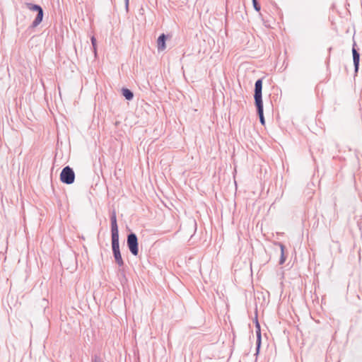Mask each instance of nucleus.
I'll list each match as a JSON object with an SVG mask.
<instances>
[{
    "instance_id": "obj_5",
    "label": "nucleus",
    "mask_w": 362,
    "mask_h": 362,
    "mask_svg": "<svg viewBox=\"0 0 362 362\" xmlns=\"http://www.w3.org/2000/svg\"><path fill=\"white\" fill-rule=\"evenodd\" d=\"M112 247L113 252L119 251V233H112Z\"/></svg>"
},
{
    "instance_id": "obj_17",
    "label": "nucleus",
    "mask_w": 362,
    "mask_h": 362,
    "mask_svg": "<svg viewBox=\"0 0 362 362\" xmlns=\"http://www.w3.org/2000/svg\"><path fill=\"white\" fill-rule=\"evenodd\" d=\"M94 362H100V361L98 360H97V359H95Z\"/></svg>"
},
{
    "instance_id": "obj_8",
    "label": "nucleus",
    "mask_w": 362,
    "mask_h": 362,
    "mask_svg": "<svg viewBox=\"0 0 362 362\" xmlns=\"http://www.w3.org/2000/svg\"><path fill=\"white\" fill-rule=\"evenodd\" d=\"M158 42V49L163 50L165 48V35L162 34L160 35L157 40Z\"/></svg>"
},
{
    "instance_id": "obj_7",
    "label": "nucleus",
    "mask_w": 362,
    "mask_h": 362,
    "mask_svg": "<svg viewBox=\"0 0 362 362\" xmlns=\"http://www.w3.org/2000/svg\"><path fill=\"white\" fill-rule=\"evenodd\" d=\"M110 219H111V232H112V233H119L115 212L112 213Z\"/></svg>"
},
{
    "instance_id": "obj_4",
    "label": "nucleus",
    "mask_w": 362,
    "mask_h": 362,
    "mask_svg": "<svg viewBox=\"0 0 362 362\" xmlns=\"http://www.w3.org/2000/svg\"><path fill=\"white\" fill-rule=\"evenodd\" d=\"M262 81L261 79H258L255 82V104L259 103H263L262 100Z\"/></svg>"
},
{
    "instance_id": "obj_12",
    "label": "nucleus",
    "mask_w": 362,
    "mask_h": 362,
    "mask_svg": "<svg viewBox=\"0 0 362 362\" xmlns=\"http://www.w3.org/2000/svg\"><path fill=\"white\" fill-rule=\"evenodd\" d=\"M113 254H114V257L115 259V262H117V264L119 267L122 266L124 264V262H123V259L122 258V255H121L120 251L113 252Z\"/></svg>"
},
{
    "instance_id": "obj_2",
    "label": "nucleus",
    "mask_w": 362,
    "mask_h": 362,
    "mask_svg": "<svg viewBox=\"0 0 362 362\" xmlns=\"http://www.w3.org/2000/svg\"><path fill=\"white\" fill-rule=\"evenodd\" d=\"M75 173L71 168L66 166L63 168L60 174L62 182L66 185H71L74 182Z\"/></svg>"
},
{
    "instance_id": "obj_9",
    "label": "nucleus",
    "mask_w": 362,
    "mask_h": 362,
    "mask_svg": "<svg viewBox=\"0 0 362 362\" xmlns=\"http://www.w3.org/2000/svg\"><path fill=\"white\" fill-rule=\"evenodd\" d=\"M257 109V112L259 117V120L262 124H264V117L263 115V103H259L255 104Z\"/></svg>"
},
{
    "instance_id": "obj_13",
    "label": "nucleus",
    "mask_w": 362,
    "mask_h": 362,
    "mask_svg": "<svg viewBox=\"0 0 362 362\" xmlns=\"http://www.w3.org/2000/svg\"><path fill=\"white\" fill-rule=\"evenodd\" d=\"M279 246H280L281 252L279 264H282L286 261V257L284 256V246L281 243H279Z\"/></svg>"
},
{
    "instance_id": "obj_14",
    "label": "nucleus",
    "mask_w": 362,
    "mask_h": 362,
    "mask_svg": "<svg viewBox=\"0 0 362 362\" xmlns=\"http://www.w3.org/2000/svg\"><path fill=\"white\" fill-rule=\"evenodd\" d=\"M91 43H92V45H93V52L95 54V55H96L97 54V48H96V39L94 36H93L91 38Z\"/></svg>"
},
{
    "instance_id": "obj_10",
    "label": "nucleus",
    "mask_w": 362,
    "mask_h": 362,
    "mask_svg": "<svg viewBox=\"0 0 362 362\" xmlns=\"http://www.w3.org/2000/svg\"><path fill=\"white\" fill-rule=\"evenodd\" d=\"M256 328H257V330H256V334H257V350L258 351L260 347V344H261V331H260V326H259L258 322H257V323H256Z\"/></svg>"
},
{
    "instance_id": "obj_6",
    "label": "nucleus",
    "mask_w": 362,
    "mask_h": 362,
    "mask_svg": "<svg viewBox=\"0 0 362 362\" xmlns=\"http://www.w3.org/2000/svg\"><path fill=\"white\" fill-rule=\"evenodd\" d=\"M352 53L355 71H357L359 66L360 54L354 47L352 49Z\"/></svg>"
},
{
    "instance_id": "obj_3",
    "label": "nucleus",
    "mask_w": 362,
    "mask_h": 362,
    "mask_svg": "<svg viewBox=\"0 0 362 362\" xmlns=\"http://www.w3.org/2000/svg\"><path fill=\"white\" fill-rule=\"evenodd\" d=\"M127 245L131 253L136 256L139 253L138 239L134 233H130L127 236Z\"/></svg>"
},
{
    "instance_id": "obj_16",
    "label": "nucleus",
    "mask_w": 362,
    "mask_h": 362,
    "mask_svg": "<svg viewBox=\"0 0 362 362\" xmlns=\"http://www.w3.org/2000/svg\"><path fill=\"white\" fill-rule=\"evenodd\" d=\"M124 1H125V7H126V9L127 10L128 6H129V0H124Z\"/></svg>"
},
{
    "instance_id": "obj_1",
    "label": "nucleus",
    "mask_w": 362,
    "mask_h": 362,
    "mask_svg": "<svg viewBox=\"0 0 362 362\" xmlns=\"http://www.w3.org/2000/svg\"><path fill=\"white\" fill-rule=\"evenodd\" d=\"M25 6L28 10L33 12H37V16L33 21L30 28H35L37 27L42 23L44 13L42 7L39 5L30 2L25 3Z\"/></svg>"
},
{
    "instance_id": "obj_11",
    "label": "nucleus",
    "mask_w": 362,
    "mask_h": 362,
    "mask_svg": "<svg viewBox=\"0 0 362 362\" xmlns=\"http://www.w3.org/2000/svg\"><path fill=\"white\" fill-rule=\"evenodd\" d=\"M122 93L123 96L128 100H131L134 97L133 93L129 89L122 88Z\"/></svg>"
},
{
    "instance_id": "obj_15",
    "label": "nucleus",
    "mask_w": 362,
    "mask_h": 362,
    "mask_svg": "<svg viewBox=\"0 0 362 362\" xmlns=\"http://www.w3.org/2000/svg\"><path fill=\"white\" fill-rule=\"evenodd\" d=\"M252 4H253V6H254V8H255L257 11H259L260 10V6H259V5L257 4V0H252Z\"/></svg>"
}]
</instances>
